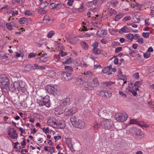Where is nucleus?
Instances as JSON below:
<instances>
[{"instance_id": "16", "label": "nucleus", "mask_w": 154, "mask_h": 154, "mask_svg": "<svg viewBox=\"0 0 154 154\" xmlns=\"http://www.w3.org/2000/svg\"><path fill=\"white\" fill-rule=\"evenodd\" d=\"M47 124L48 126L56 128V125H57V122H56V120L54 119H49L48 120Z\"/></svg>"}, {"instance_id": "8", "label": "nucleus", "mask_w": 154, "mask_h": 154, "mask_svg": "<svg viewBox=\"0 0 154 154\" xmlns=\"http://www.w3.org/2000/svg\"><path fill=\"white\" fill-rule=\"evenodd\" d=\"M8 131V135L10 137L13 139H16L18 137V134L16 132V130L14 128H11Z\"/></svg>"}, {"instance_id": "31", "label": "nucleus", "mask_w": 154, "mask_h": 154, "mask_svg": "<svg viewBox=\"0 0 154 154\" xmlns=\"http://www.w3.org/2000/svg\"><path fill=\"white\" fill-rule=\"evenodd\" d=\"M93 52L95 54L99 55L101 53V51L97 48H93Z\"/></svg>"}, {"instance_id": "50", "label": "nucleus", "mask_w": 154, "mask_h": 154, "mask_svg": "<svg viewBox=\"0 0 154 154\" xmlns=\"http://www.w3.org/2000/svg\"><path fill=\"white\" fill-rule=\"evenodd\" d=\"M109 12L110 14H112L111 15L112 16V14L115 15L117 14L116 11L114 9L111 8L109 10Z\"/></svg>"}, {"instance_id": "34", "label": "nucleus", "mask_w": 154, "mask_h": 154, "mask_svg": "<svg viewBox=\"0 0 154 154\" xmlns=\"http://www.w3.org/2000/svg\"><path fill=\"white\" fill-rule=\"evenodd\" d=\"M121 30L123 32H127L129 31V28L127 26H125L122 28Z\"/></svg>"}, {"instance_id": "15", "label": "nucleus", "mask_w": 154, "mask_h": 154, "mask_svg": "<svg viewBox=\"0 0 154 154\" xmlns=\"http://www.w3.org/2000/svg\"><path fill=\"white\" fill-rule=\"evenodd\" d=\"M63 5L61 2H59L57 4H55L54 2H52L49 5L50 8L51 9H53L56 8H60Z\"/></svg>"}, {"instance_id": "7", "label": "nucleus", "mask_w": 154, "mask_h": 154, "mask_svg": "<svg viewBox=\"0 0 154 154\" xmlns=\"http://www.w3.org/2000/svg\"><path fill=\"white\" fill-rule=\"evenodd\" d=\"M97 93H98L100 94V96L105 98H108L112 96V93L109 91H97Z\"/></svg>"}, {"instance_id": "35", "label": "nucleus", "mask_w": 154, "mask_h": 154, "mask_svg": "<svg viewBox=\"0 0 154 154\" xmlns=\"http://www.w3.org/2000/svg\"><path fill=\"white\" fill-rule=\"evenodd\" d=\"M82 48L85 50H87L88 48V45L84 42H82L81 43Z\"/></svg>"}, {"instance_id": "29", "label": "nucleus", "mask_w": 154, "mask_h": 154, "mask_svg": "<svg viewBox=\"0 0 154 154\" xmlns=\"http://www.w3.org/2000/svg\"><path fill=\"white\" fill-rule=\"evenodd\" d=\"M123 16V15L122 13H119L115 17L114 20L116 21H118L120 19H121Z\"/></svg>"}, {"instance_id": "11", "label": "nucleus", "mask_w": 154, "mask_h": 154, "mask_svg": "<svg viewBox=\"0 0 154 154\" xmlns=\"http://www.w3.org/2000/svg\"><path fill=\"white\" fill-rule=\"evenodd\" d=\"M62 78L64 79L65 80L68 81L71 79L73 76L72 73L68 72H64L62 73Z\"/></svg>"}, {"instance_id": "32", "label": "nucleus", "mask_w": 154, "mask_h": 154, "mask_svg": "<svg viewBox=\"0 0 154 154\" xmlns=\"http://www.w3.org/2000/svg\"><path fill=\"white\" fill-rule=\"evenodd\" d=\"M64 69L66 70L69 71V72L71 73H72L73 71V69L72 67L70 66H65Z\"/></svg>"}, {"instance_id": "1", "label": "nucleus", "mask_w": 154, "mask_h": 154, "mask_svg": "<svg viewBox=\"0 0 154 154\" xmlns=\"http://www.w3.org/2000/svg\"><path fill=\"white\" fill-rule=\"evenodd\" d=\"M75 116H72L70 118V121L72 124L77 128H84L85 126V122L83 119H79Z\"/></svg>"}, {"instance_id": "14", "label": "nucleus", "mask_w": 154, "mask_h": 154, "mask_svg": "<svg viewBox=\"0 0 154 154\" xmlns=\"http://www.w3.org/2000/svg\"><path fill=\"white\" fill-rule=\"evenodd\" d=\"M115 84V82L109 81L107 82H103L102 83V85L104 88L110 89L112 88V85Z\"/></svg>"}, {"instance_id": "25", "label": "nucleus", "mask_w": 154, "mask_h": 154, "mask_svg": "<svg viewBox=\"0 0 154 154\" xmlns=\"http://www.w3.org/2000/svg\"><path fill=\"white\" fill-rule=\"evenodd\" d=\"M130 123L131 124H137L139 126H141V124L138 121L134 119H131L130 121Z\"/></svg>"}, {"instance_id": "6", "label": "nucleus", "mask_w": 154, "mask_h": 154, "mask_svg": "<svg viewBox=\"0 0 154 154\" xmlns=\"http://www.w3.org/2000/svg\"><path fill=\"white\" fill-rule=\"evenodd\" d=\"M46 88L47 91L50 94L55 96L57 95L58 91V87L57 85H47Z\"/></svg>"}, {"instance_id": "39", "label": "nucleus", "mask_w": 154, "mask_h": 154, "mask_svg": "<svg viewBox=\"0 0 154 154\" xmlns=\"http://www.w3.org/2000/svg\"><path fill=\"white\" fill-rule=\"evenodd\" d=\"M134 8H133L137 10H140L142 5L140 4L137 3L135 5H134Z\"/></svg>"}, {"instance_id": "30", "label": "nucleus", "mask_w": 154, "mask_h": 154, "mask_svg": "<svg viewBox=\"0 0 154 154\" xmlns=\"http://www.w3.org/2000/svg\"><path fill=\"white\" fill-rule=\"evenodd\" d=\"M75 38L74 37H69V38L68 39V41L70 43L72 44H75Z\"/></svg>"}, {"instance_id": "4", "label": "nucleus", "mask_w": 154, "mask_h": 154, "mask_svg": "<svg viewBox=\"0 0 154 154\" xmlns=\"http://www.w3.org/2000/svg\"><path fill=\"white\" fill-rule=\"evenodd\" d=\"M14 85L18 87V91L20 93H25L26 91V84L24 82L21 81L14 82Z\"/></svg>"}, {"instance_id": "43", "label": "nucleus", "mask_w": 154, "mask_h": 154, "mask_svg": "<svg viewBox=\"0 0 154 154\" xmlns=\"http://www.w3.org/2000/svg\"><path fill=\"white\" fill-rule=\"evenodd\" d=\"M127 38L130 40L133 39L134 38V35L132 33H129L126 35Z\"/></svg>"}, {"instance_id": "49", "label": "nucleus", "mask_w": 154, "mask_h": 154, "mask_svg": "<svg viewBox=\"0 0 154 154\" xmlns=\"http://www.w3.org/2000/svg\"><path fill=\"white\" fill-rule=\"evenodd\" d=\"M43 131L44 132H45V133H49V130L48 127H44L43 128Z\"/></svg>"}, {"instance_id": "48", "label": "nucleus", "mask_w": 154, "mask_h": 154, "mask_svg": "<svg viewBox=\"0 0 154 154\" xmlns=\"http://www.w3.org/2000/svg\"><path fill=\"white\" fill-rule=\"evenodd\" d=\"M143 36L145 38H147L149 37V32H143L142 33Z\"/></svg>"}, {"instance_id": "60", "label": "nucleus", "mask_w": 154, "mask_h": 154, "mask_svg": "<svg viewBox=\"0 0 154 154\" xmlns=\"http://www.w3.org/2000/svg\"><path fill=\"white\" fill-rule=\"evenodd\" d=\"M73 2L74 1L73 0H69L67 3V4L68 5L71 6L72 5Z\"/></svg>"}, {"instance_id": "52", "label": "nucleus", "mask_w": 154, "mask_h": 154, "mask_svg": "<svg viewBox=\"0 0 154 154\" xmlns=\"http://www.w3.org/2000/svg\"><path fill=\"white\" fill-rule=\"evenodd\" d=\"M109 71V68L108 67H105L103 69V72L104 73H107Z\"/></svg>"}, {"instance_id": "64", "label": "nucleus", "mask_w": 154, "mask_h": 154, "mask_svg": "<svg viewBox=\"0 0 154 154\" xmlns=\"http://www.w3.org/2000/svg\"><path fill=\"white\" fill-rule=\"evenodd\" d=\"M141 85V83L139 81H137L134 84V86L135 87H138V86L139 85Z\"/></svg>"}, {"instance_id": "42", "label": "nucleus", "mask_w": 154, "mask_h": 154, "mask_svg": "<svg viewBox=\"0 0 154 154\" xmlns=\"http://www.w3.org/2000/svg\"><path fill=\"white\" fill-rule=\"evenodd\" d=\"M6 26L9 30H11L13 29L12 25L11 23H6Z\"/></svg>"}, {"instance_id": "62", "label": "nucleus", "mask_w": 154, "mask_h": 154, "mask_svg": "<svg viewBox=\"0 0 154 154\" xmlns=\"http://www.w3.org/2000/svg\"><path fill=\"white\" fill-rule=\"evenodd\" d=\"M97 3V1L96 0L95 1H93L88 2V3L89 4H90L91 5H95Z\"/></svg>"}, {"instance_id": "40", "label": "nucleus", "mask_w": 154, "mask_h": 154, "mask_svg": "<svg viewBox=\"0 0 154 154\" xmlns=\"http://www.w3.org/2000/svg\"><path fill=\"white\" fill-rule=\"evenodd\" d=\"M27 20V19L25 17H22L20 19L19 22L21 24H24Z\"/></svg>"}, {"instance_id": "33", "label": "nucleus", "mask_w": 154, "mask_h": 154, "mask_svg": "<svg viewBox=\"0 0 154 154\" xmlns=\"http://www.w3.org/2000/svg\"><path fill=\"white\" fill-rule=\"evenodd\" d=\"M37 60L41 62H45L47 61V59L46 57H45L44 56H42L37 58Z\"/></svg>"}, {"instance_id": "63", "label": "nucleus", "mask_w": 154, "mask_h": 154, "mask_svg": "<svg viewBox=\"0 0 154 154\" xmlns=\"http://www.w3.org/2000/svg\"><path fill=\"white\" fill-rule=\"evenodd\" d=\"M61 136L60 135H58V136H55L54 137V139L55 140V142L57 140L61 139Z\"/></svg>"}, {"instance_id": "19", "label": "nucleus", "mask_w": 154, "mask_h": 154, "mask_svg": "<svg viewBox=\"0 0 154 154\" xmlns=\"http://www.w3.org/2000/svg\"><path fill=\"white\" fill-rule=\"evenodd\" d=\"M66 125L65 122L63 120H60L59 122H58L57 123V125H56V128L62 129L64 128H65Z\"/></svg>"}, {"instance_id": "20", "label": "nucleus", "mask_w": 154, "mask_h": 154, "mask_svg": "<svg viewBox=\"0 0 154 154\" xmlns=\"http://www.w3.org/2000/svg\"><path fill=\"white\" fill-rule=\"evenodd\" d=\"M72 61V58L71 57H66L65 59L63 60L62 63L64 64H69Z\"/></svg>"}, {"instance_id": "26", "label": "nucleus", "mask_w": 154, "mask_h": 154, "mask_svg": "<svg viewBox=\"0 0 154 154\" xmlns=\"http://www.w3.org/2000/svg\"><path fill=\"white\" fill-rule=\"evenodd\" d=\"M127 1L128 2V5H129L130 7L132 8H134V5H135L137 3L135 0H130V1H129L128 0Z\"/></svg>"}, {"instance_id": "38", "label": "nucleus", "mask_w": 154, "mask_h": 154, "mask_svg": "<svg viewBox=\"0 0 154 154\" xmlns=\"http://www.w3.org/2000/svg\"><path fill=\"white\" fill-rule=\"evenodd\" d=\"M48 5V3L46 1L41 3L40 5L43 8L47 6Z\"/></svg>"}, {"instance_id": "5", "label": "nucleus", "mask_w": 154, "mask_h": 154, "mask_svg": "<svg viewBox=\"0 0 154 154\" xmlns=\"http://www.w3.org/2000/svg\"><path fill=\"white\" fill-rule=\"evenodd\" d=\"M115 117L116 120L118 121L124 122L127 120L128 116L125 112L118 113L116 114Z\"/></svg>"}, {"instance_id": "17", "label": "nucleus", "mask_w": 154, "mask_h": 154, "mask_svg": "<svg viewBox=\"0 0 154 154\" xmlns=\"http://www.w3.org/2000/svg\"><path fill=\"white\" fill-rule=\"evenodd\" d=\"M43 21L44 23L51 24L53 22V20L52 17L47 15H45L44 16Z\"/></svg>"}, {"instance_id": "28", "label": "nucleus", "mask_w": 154, "mask_h": 154, "mask_svg": "<svg viewBox=\"0 0 154 154\" xmlns=\"http://www.w3.org/2000/svg\"><path fill=\"white\" fill-rule=\"evenodd\" d=\"M25 0H12V2L14 5L21 4L25 2Z\"/></svg>"}, {"instance_id": "22", "label": "nucleus", "mask_w": 154, "mask_h": 154, "mask_svg": "<svg viewBox=\"0 0 154 154\" xmlns=\"http://www.w3.org/2000/svg\"><path fill=\"white\" fill-rule=\"evenodd\" d=\"M91 83L94 88L98 86L100 84L97 78L96 77L93 79V81Z\"/></svg>"}, {"instance_id": "56", "label": "nucleus", "mask_w": 154, "mask_h": 154, "mask_svg": "<svg viewBox=\"0 0 154 154\" xmlns=\"http://www.w3.org/2000/svg\"><path fill=\"white\" fill-rule=\"evenodd\" d=\"M98 45V42H94L93 43L92 46L93 47V48H97Z\"/></svg>"}, {"instance_id": "54", "label": "nucleus", "mask_w": 154, "mask_h": 154, "mask_svg": "<svg viewBox=\"0 0 154 154\" xmlns=\"http://www.w3.org/2000/svg\"><path fill=\"white\" fill-rule=\"evenodd\" d=\"M131 19V17L130 16H126L123 19V21H126L128 20H130Z\"/></svg>"}, {"instance_id": "36", "label": "nucleus", "mask_w": 154, "mask_h": 154, "mask_svg": "<svg viewBox=\"0 0 154 154\" xmlns=\"http://www.w3.org/2000/svg\"><path fill=\"white\" fill-rule=\"evenodd\" d=\"M36 56L38 57V54H35L34 53L32 52L29 54L28 57L29 58H32Z\"/></svg>"}, {"instance_id": "57", "label": "nucleus", "mask_w": 154, "mask_h": 154, "mask_svg": "<svg viewBox=\"0 0 154 154\" xmlns=\"http://www.w3.org/2000/svg\"><path fill=\"white\" fill-rule=\"evenodd\" d=\"M133 76L135 79H138L139 78V73L138 72L135 73L134 74Z\"/></svg>"}, {"instance_id": "23", "label": "nucleus", "mask_w": 154, "mask_h": 154, "mask_svg": "<svg viewBox=\"0 0 154 154\" xmlns=\"http://www.w3.org/2000/svg\"><path fill=\"white\" fill-rule=\"evenodd\" d=\"M84 74L86 78H91L93 75V73L90 71H87L84 72Z\"/></svg>"}, {"instance_id": "47", "label": "nucleus", "mask_w": 154, "mask_h": 154, "mask_svg": "<svg viewBox=\"0 0 154 154\" xmlns=\"http://www.w3.org/2000/svg\"><path fill=\"white\" fill-rule=\"evenodd\" d=\"M49 148L50 149L48 150V152H50L51 154H52L54 152L55 147H49Z\"/></svg>"}, {"instance_id": "55", "label": "nucleus", "mask_w": 154, "mask_h": 154, "mask_svg": "<svg viewBox=\"0 0 154 154\" xmlns=\"http://www.w3.org/2000/svg\"><path fill=\"white\" fill-rule=\"evenodd\" d=\"M100 124H99L98 122H96L94 124V126L93 127V128L94 130L97 129L98 128V126L100 125Z\"/></svg>"}, {"instance_id": "27", "label": "nucleus", "mask_w": 154, "mask_h": 154, "mask_svg": "<svg viewBox=\"0 0 154 154\" xmlns=\"http://www.w3.org/2000/svg\"><path fill=\"white\" fill-rule=\"evenodd\" d=\"M48 76L51 78H54L56 75V72L53 70H51L48 71L47 73Z\"/></svg>"}, {"instance_id": "45", "label": "nucleus", "mask_w": 154, "mask_h": 154, "mask_svg": "<svg viewBox=\"0 0 154 154\" xmlns=\"http://www.w3.org/2000/svg\"><path fill=\"white\" fill-rule=\"evenodd\" d=\"M25 68L29 69L30 70H32L34 69V66L30 64L26 65L25 67Z\"/></svg>"}, {"instance_id": "9", "label": "nucleus", "mask_w": 154, "mask_h": 154, "mask_svg": "<svg viewBox=\"0 0 154 154\" xmlns=\"http://www.w3.org/2000/svg\"><path fill=\"white\" fill-rule=\"evenodd\" d=\"M103 123L106 129H109L112 126L113 122L109 119H106L103 121Z\"/></svg>"}, {"instance_id": "12", "label": "nucleus", "mask_w": 154, "mask_h": 154, "mask_svg": "<svg viewBox=\"0 0 154 154\" xmlns=\"http://www.w3.org/2000/svg\"><path fill=\"white\" fill-rule=\"evenodd\" d=\"M131 133L134 135L142 136L143 135V132L139 129L133 128L131 130Z\"/></svg>"}, {"instance_id": "10", "label": "nucleus", "mask_w": 154, "mask_h": 154, "mask_svg": "<svg viewBox=\"0 0 154 154\" xmlns=\"http://www.w3.org/2000/svg\"><path fill=\"white\" fill-rule=\"evenodd\" d=\"M60 107L63 108L70 104V99L69 97H66L64 99L61 100L60 103Z\"/></svg>"}, {"instance_id": "46", "label": "nucleus", "mask_w": 154, "mask_h": 154, "mask_svg": "<svg viewBox=\"0 0 154 154\" xmlns=\"http://www.w3.org/2000/svg\"><path fill=\"white\" fill-rule=\"evenodd\" d=\"M54 32L53 31H51L47 35V37L48 38H51L54 34Z\"/></svg>"}, {"instance_id": "13", "label": "nucleus", "mask_w": 154, "mask_h": 154, "mask_svg": "<svg viewBox=\"0 0 154 154\" xmlns=\"http://www.w3.org/2000/svg\"><path fill=\"white\" fill-rule=\"evenodd\" d=\"M77 110V108L76 107H72L69 110H65V114L66 116L72 115L75 113Z\"/></svg>"}, {"instance_id": "2", "label": "nucleus", "mask_w": 154, "mask_h": 154, "mask_svg": "<svg viewBox=\"0 0 154 154\" xmlns=\"http://www.w3.org/2000/svg\"><path fill=\"white\" fill-rule=\"evenodd\" d=\"M37 102L40 106L46 105L47 107L51 106L50 97L48 95L45 97L39 96V98L37 99Z\"/></svg>"}, {"instance_id": "3", "label": "nucleus", "mask_w": 154, "mask_h": 154, "mask_svg": "<svg viewBox=\"0 0 154 154\" xmlns=\"http://www.w3.org/2000/svg\"><path fill=\"white\" fill-rule=\"evenodd\" d=\"M0 86L2 89H6L9 88L10 82L8 78L5 75H2L0 76Z\"/></svg>"}, {"instance_id": "21", "label": "nucleus", "mask_w": 154, "mask_h": 154, "mask_svg": "<svg viewBox=\"0 0 154 154\" xmlns=\"http://www.w3.org/2000/svg\"><path fill=\"white\" fill-rule=\"evenodd\" d=\"M85 89L86 90L91 91L94 89V87L91 83H88L84 85Z\"/></svg>"}, {"instance_id": "18", "label": "nucleus", "mask_w": 154, "mask_h": 154, "mask_svg": "<svg viewBox=\"0 0 154 154\" xmlns=\"http://www.w3.org/2000/svg\"><path fill=\"white\" fill-rule=\"evenodd\" d=\"M107 34L106 31L104 29H99L97 33V35L101 37L105 36Z\"/></svg>"}, {"instance_id": "44", "label": "nucleus", "mask_w": 154, "mask_h": 154, "mask_svg": "<svg viewBox=\"0 0 154 154\" xmlns=\"http://www.w3.org/2000/svg\"><path fill=\"white\" fill-rule=\"evenodd\" d=\"M120 78V79L119 83H122V82L123 80H125L126 79V76L125 75H121V77Z\"/></svg>"}, {"instance_id": "61", "label": "nucleus", "mask_w": 154, "mask_h": 154, "mask_svg": "<svg viewBox=\"0 0 154 154\" xmlns=\"http://www.w3.org/2000/svg\"><path fill=\"white\" fill-rule=\"evenodd\" d=\"M122 50V48L121 47H118L117 48L115 51L116 53H118L119 51H121Z\"/></svg>"}, {"instance_id": "24", "label": "nucleus", "mask_w": 154, "mask_h": 154, "mask_svg": "<svg viewBox=\"0 0 154 154\" xmlns=\"http://www.w3.org/2000/svg\"><path fill=\"white\" fill-rule=\"evenodd\" d=\"M14 82L13 83L11 84L10 87H9V88H7L8 89H9L12 92L15 91H16V90H18V87H16L15 85H14Z\"/></svg>"}, {"instance_id": "58", "label": "nucleus", "mask_w": 154, "mask_h": 154, "mask_svg": "<svg viewBox=\"0 0 154 154\" xmlns=\"http://www.w3.org/2000/svg\"><path fill=\"white\" fill-rule=\"evenodd\" d=\"M119 94L121 96H123L124 97H127V95L126 94L122 91H119Z\"/></svg>"}, {"instance_id": "53", "label": "nucleus", "mask_w": 154, "mask_h": 154, "mask_svg": "<svg viewBox=\"0 0 154 154\" xmlns=\"http://www.w3.org/2000/svg\"><path fill=\"white\" fill-rule=\"evenodd\" d=\"M67 54V53L61 51L59 53V56L63 57L66 55Z\"/></svg>"}, {"instance_id": "51", "label": "nucleus", "mask_w": 154, "mask_h": 154, "mask_svg": "<svg viewBox=\"0 0 154 154\" xmlns=\"http://www.w3.org/2000/svg\"><path fill=\"white\" fill-rule=\"evenodd\" d=\"M47 12V11L44 9H41L39 11V13L41 15H44Z\"/></svg>"}, {"instance_id": "59", "label": "nucleus", "mask_w": 154, "mask_h": 154, "mask_svg": "<svg viewBox=\"0 0 154 154\" xmlns=\"http://www.w3.org/2000/svg\"><path fill=\"white\" fill-rule=\"evenodd\" d=\"M118 3V2L116 0H115L113 2L112 4L113 7H116Z\"/></svg>"}, {"instance_id": "37", "label": "nucleus", "mask_w": 154, "mask_h": 154, "mask_svg": "<svg viewBox=\"0 0 154 154\" xmlns=\"http://www.w3.org/2000/svg\"><path fill=\"white\" fill-rule=\"evenodd\" d=\"M82 79L83 78L81 76H79L77 79V82L80 85H82L84 83V81Z\"/></svg>"}, {"instance_id": "41", "label": "nucleus", "mask_w": 154, "mask_h": 154, "mask_svg": "<svg viewBox=\"0 0 154 154\" xmlns=\"http://www.w3.org/2000/svg\"><path fill=\"white\" fill-rule=\"evenodd\" d=\"M150 53L146 51V52L144 53L143 57L145 58H148L150 57Z\"/></svg>"}]
</instances>
